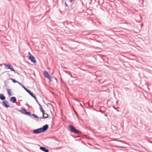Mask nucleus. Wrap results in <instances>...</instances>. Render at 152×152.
<instances>
[{
    "label": "nucleus",
    "instance_id": "obj_1",
    "mask_svg": "<svg viewBox=\"0 0 152 152\" xmlns=\"http://www.w3.org/2000/svg\"><path fill=\"white\" fill-rule=\"evenodd\" d=\"M48 125L44 126L43 128H40L33 131V133L34 134H39L46 131L48 128Z\"/></svg>",
    "mask_w": 152,
    "mask_h": 152
},
{
    "label": "nucleus",
    "instance_id": "obj_2",
    "mask_svg": "<svg viewBox=\"0 0 152 152\" xmlns=\"http://www.w3.org/2000/svg\"><path fill=\"white\" fill-rule=\"evenodd\" d=\"M69 127L70 129L71 132H72L77 134H80L81 133V132L77 130L75 128L72 126L69 125Z\"/></svg>",
    "mask_w": 152,
    "mask_h": 152
},
{
    "label": "nucleus",
    "instance_id": "obj_3",
    "mask_svg": "<svg viewBox=\"0 0 152 152\" xmlns=\"http://www.w3.org/2000/svg\"><path fill=\"white\" fill-rule=\"evenodd\" d=\"M4 66L6 67L7 69H10L12 71H15V70L13 69V67L12 65L10 64H4Z\"/></svg>",
    "mask_w": 152,
    "mask_h": 152
},
{
    "label": "nucleus",
    "instance_id": "obj_4",
    "mask_svg": "<svg viewBox=\"0 0 152 152\" xmlns=\"http://www.w3.org/2000/svg\"><path fill=\"white\" fill-rule=\"evenodd\" d=\"M28 58L32 62H33V63H34L36 62V61L35 58L33 56H30Z\"/></svg>",
    "mask_w": 152,
    "mask_h": 152
},
{
    "label": "nucleus",
    "instance_id": "obj_5",
    "mask_svg": "<svg viewBox=\"0 0 152 152\" xmlns=\"http://www.w3.org/2000/svg\"><path fill=\"white\" fill-rule=\"evenodd\" d=\"M44 75L46 77H47L50 80H51V77H50V76L47 72V71L44 72Z\"/></svg>",
    "mask_w": 152,
    "mask_h": 152
},
{
    "label": "nucleus",
    "instance_id": "obj_6",
    "mask_svg": "<svg viewBox=\"0 0 152 152\" xmlns=\"http://www.w3.org/2000/svg\"><path fill=\"white\" fill-rule=\"evenodd\" d=\"M3 104L4 106L7 108L9 107L10 106L8 102L6 101H4L3 102Z\"/></svg>",
    "mask_w": 152,
    "mask_h": 152
},
{
    "label": "nucleus",
    "instance_id": "obj_7",
    "mask_svg": "<svg viewBox=\"0 0 152 152\" xmlns=\"http://www.w3.org/2000/svg\"><path fill=\"white\" fill-rule=\"evenodd\" d=\"M40 148L41 150H42L45 152H49V151L48 150L46 149L44 147H40Z\"/></svg>",
    "mask_w": 152,
    "mask_h": 152
},
{
    "label": "nucleus",
    "instance_id": "obj_8",
    "mask_svg": "<svg viewBox=\"0 0 152 152\" xmlns=\"http://www.w3.org/2000/svg\"><path fill=\"white\" fill-rule=\"evenodd\" d=\"M10 100L13 103H15L16 102V99L15 97H12L11 98Z\"/></svg>",
    "mask_w": 152,
    "mask_h": 152
},
{
    "label": "nucleus",
    "instance_id": "obj_9",
    "mask_svg": "<svg viewBox=\"0 0 152 152\" xmlns=\"http://www.w3.org/2000/svg\"><path fill=\"white\" fill-rule=\"evenodd\" d=\"M0 98L2 100H4L5 99V96L3 94H1L0 95Z\"/></svg>",
    "mask_w": 152,
    "mask_h": 152
},
{
    "label": "nucleus",
    "instance_id": "obj_10",
    "mask_svg": "<svg viewBox=\"0 0 152 152\" xmlns=\"http://www.w3.org/2000/svg\"><path fill=\"white\" fill-rule=\"evenodd\" d=\"M8 94L9 96H12L13 95V93L11 92V90L10 89H8L7 90Z\"/></svg>",
    "mask_w": 152,
    "mask_h": 152
},
{
    "label": "nucleus",
    "instance_id": "obj_11",
    "mask_svg": "<svg viewBox=\"0 0 152 152\" xmlns=\"http://www.w3.org/2000/svg\"><path fill=\"white\" fill-rule=\"evenodd\" d=\"M11 80L12 81V82L14 83H18L20 85H22L21 84V83L17 81L16 80H15V79H14L12 78H11Z\"/></svg>",
    "mask_w": 152,
    "mask_h": 152
},
{
    "label": "nucleus",
    "instance_id": "obj_12",
    "mask_svg": "<svg viewBox=\"0 0 152 152\" xmlns=\"http://www.w3.org/2000/svg\"><path fill=\"white\" fill-rule=\"evenodd\" d=\"M43 115L44 118H47L48 117V115L46 113H45V112L44 113H43Z\"/></svg>",
    "mask_w": 152,
    "mask_h": 152
},
{
    "label": "nucleus",
    "instance_id": "obj_13",
    "mask_svg": "<svg viewBox=\"0 0 152 152\" xmlns=\"http://www.w3.org/2000/svg\"><path fill=\"white\" fill-rule=\"evenodd\" d=\"M40 110L42 112V113H44L45 112V110L43 109V108H42L41 106L40 107Z\"/></svg>",
    "mask_w": 152,
    "mask_h": 152
},
{
    "label": "nucleus",
    "instance_id": "obj_14",
    "mask_svg": "<svg viewBox=\"0 0 152 152\" xmlns=\"http://www.w3.org/2000/svg\"><path fill=\"white\" fill-rule=\"evenodd\" d=\"M27 92H28L31 96L33 94V93H31L30 91H29L28 90L27 91Z\"/></svg>",
    "mask_w": 152,
    "mask_h": 152
},
{
    "label": "nucleus",
    "instance_id": "obj_15",
    "mask_svg": "<svg viewBox=\"0 0 152 152\" xmlns=\"http://www.w3.org/2000/svg\"><path fill=\"white\" fill-rule=\"evenodd\" d=\"M31 96H32L33 97H34L36 100H37V98H36V97L33 94Z\"/></svg>",
    "mask_w": 152,
    "mask_h": 152
},
{
    "label": "nucleus",
    "instance_id": "obj_16",
    "mask_svg": "<svg viewBox=\"0 0 152 152\" xmlns=\"http://www.w3.org/2000/svg\"><path fill=\"white\" fill-rule=\"evenodd\" d=\"M23 88L26 90V91L28 90V89L27 88H26L25 87H23Z\"/></svg>",
    "mask_w": 152,
    "mask_h": 152
},
{
    "label": "nucleus",
    "instance_id": "obj_17",
    "mask_svg": "<svg viewBox=\"0 0 152 152\" xmlns=\"http://www.w3.org/2000/svg\"><path fill=\"white\" fill-rule=\"evenodd\" d=\"M26 114H27L28 115H30L31 114V113L30 112H26Z\"/></svg>",
    "mask_w": 152,
    "mask_h": 152
},
{
    "label": "nucleus",
    "instance_id": "obj_18",
    "mask_svg": "<svg viewBox=\"0 0 152 152\" xmlns=\"http://www.w3.org/2000/svg\"><path fill=\"white\" fill-rule=\"evenodd\" d=\"M75 0H70V2L72 3V2L74 1Z\"/></svg>",
    "mask_w": 152,
    "mask_h": 152
},
{
    "label": "nucleus",
    "instance_id": "obj_19",
    "mask_svg": "<svg viewBox=\"0 0 152 152\" xmlns=\"http://www.w3.org/2000/svg\"><path fill=\"white\" fill-rule=\"evenodd\" d=\"M28 54H29V55H30V56H32V55H31V53H30V52H28Z\"/></svg>",
    "mask_w": 152,
    "mask_h": 152
},
{
    "label": "nucleus",
    "instance_id": "obj_20",
    "mask_svg": "<svg viewBox=\"0 0 152 152\" xmlns=\"http://www.w3.org/2000/svg\"><path fill=\"white\" fill-rule=\"evenodd\" d=\"M65 5H66V6H68V5H67V4L66 3V2H65Z\"/></svg>",
    "mask_w": 152,
    "mask_h": 152
},
{
    "label": "nucleus",
    "instance_id": "obj_21",
    "mask_svg": "<svg viewBox=\"0 0 152 152\" xmlns=\"http://www.w3.org/2000/svg\"><path fill=\"white\" fill-rule=\"evenodd\" d=\"M34 116L36 117H37V116L34 114Z\"/></svg>",
    "mask_w": 152,
    "mask_h": 152
}]
</instances>
